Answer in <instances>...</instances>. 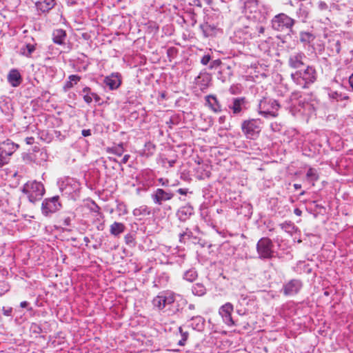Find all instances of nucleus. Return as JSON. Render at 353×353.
<instances>
[{
	"instance_id": "f257e3e1",
	"label": "nucleus",
	"mask_w": 353,
	"mask_h": 353,
	"mask_svg": "<svg viewBox=\"0 0 353 353\" xmlns=\"http://www.w3.org/2000/svg\"><path fill=\"white\" fill-rule=\"evenodd\" d=\"M187 303V300L182 296L170 290L160 292L152 300L154 308L168 312L169 315L181 313Z\"/></svg>"
},
{
	"instance_id": "f03ea898",
	"label": "nucleus",
	"mask_w": 353,
	"mask_h": 353,
	"mask_svg": "<svg viewBox=\"0 0 353 353\" xmlns=\"http://www.w3.org/2000/svg\"><path fill=\"white\" fill-rule=\"evenodd\" d=\"M264 30L265 28L262 24L250 21L248 25L243 28L236 30L230 39L234 43L245 44L259 37L261 34L264 32Z\"/></svg>"
},
{
	"instance_id": "7ed1b4c3",
	"label": "nucleus",
	"mask_w": 353,
	"mask_h": 353,
	"mask_svg": "<svg viewBox=\"0 0 353 353\" xmlns=\"http://www.w3.org/2000/svg\"><path fill=\"white\" fill-rule=\"evenodd\" d=\"M292 81L300 88H308L317 79V72L312 65L303 70H298L291 74Z\"/></svg>"
},
{
	"instance_id": "20e7f679",
	"label": "nucleus",
	"mask_w": 353,
	"mask_h": 353,
	"mask_svg": "<svg viewBox=\"0 0 353 353\" xmlns=\"http://www.w3.org/2000/svg\"><path fill=\"white\" fill-rule=\"evenodd\" d=\"M222 17L219 14L214 13L208 16L205 21L200 26L205 37H212L221 31V25Z\"/></svg>"
},
{
	"instance_id": "39448f33",
	"label": "nucleus",
	"mask_w": 353,
	"mask_h": 353,
	"mask_svg": "<svg viewBox=\"0 0 353 353\" xmlns=\"http://www.w3.org/2000/svg\"><path fill=\"white\" fill-rule=\"evenodd\" d=\"M22 192L27 195L31 203H35L41 199L45 193V188L41 182L28 181L23 186Z\"/></svg>"
},
{
	"instance_id": "423d86ee",
	"label": "nucleus",
	"mask_w": 353,
	"mask_h": 353,
	"mask_svg": "<svg viewBox=\"0 0 353 353\" xmlns=\"http://www.w3.org/2000/svg\"><path fill=\"white\" fill-rule=\"evenodd\" d=\"M317 7L325 19L329 21L333 16L346 12L351 8L349 5L345 3L335 4V3H332L329 6L322 1L318 2Z\"/></svg>"
},
{
	"instance_id": "0eeeda50",
	"label": "nucleus",
	"mask_w": 353,
	"mask_h": 353,
	"mask_svg": "<svg viewBox=\"0 0 353 353\" xmlns=\"http://www.w3.org/2000/svg\"><path fill=\"white\" fill-rule=\"evenodd\" d=\"M280 105L276 100L263 98L259 104V113L265 118L276 117Z\"/></svg>"
},
{
	"instance_id": "6e6552de",
	"label": "nucleus",
	"mask_w": 353,
	"mask_h": 353,
	"mask_svg": "<svg viewBox=\"0 0 353 353\" xmlns=\"http://www.w3.org/2000/svg\"><path fill=\"white\" fill-rule=\"evenodd\" d=\"M245 14L248 19L261 24L266 19L265 13L258 10V2L256 0H247L244 3Z\"/></svg>"
},
{
	"instance_id": "1a4fd4ad",
	"label": "nucleus",
	"mask_w": 353,
	"mask_h": 353,
	"mask_svg": "<svg viewBox=\"0 0 353 353\" xmlns=\"http://www.w3.org/2000/svg\"><path fill=\"white\" fill-rule=\"evenodd\" d=\"M248 108L249 102L244 97H234L228 105V113L231 117H241Z\"/></svg>"
},
{
	"instance_id": "9d476101",
	"label": "nucleus",
	"mask_w": 353,
	"mask_h": 353,
	"mask_svg": "<svg viewBox=\"0 0 353 353\" xmlns=\"http://www.w3.org/2000/svg\"><path fill=\"white\" fill-rule=\"evenodd\" d=\"M274 245L269 238H261L256 244V251L261 259H270L274 256Z\"/></svg>"
},
{
	"instance_id": "9b49d317",
	"label": "nucleus",
	"mask_w": 353,
	"mask_h": 353,
	"mask_svg": "<svg viewBox=\"0 0 353 353\" xmlns=\"http://www.w3.org/2000/svg\"><path fill=\"white\" fill-rule=\"evenodd\" d=\"M260 119L245 120L241 123V130L248 139H253L256 138L261 132Z\"/></svg>"
},
{
	"instance_id": "f8f14e48",
	"label": "nucleus",
	"mask_w": 353,
	"mask_h": 353,
	"mask_svg": "<svg viewBox=\"0 0 353 353\" xmlns=\"http://www.w3.org/2000/svg\"><path fill=\"white\" fill-rule=\"evenodd\" d=\"M18 148V145L10 139L0 143V166L8 163L9 157L11 156Z\"/></svg>"
},
{
	"instance_id": "ddd939ff",
	"label": "nucleus",
	"mask_w": 353,
	"mask_h": 353,
	"mask_svg": "<svg viewBox=\"0 0 353 353\" xmlns=\"http://www.w3.org/2000/svg\"><path fill=\"white\" fill-rule=\"evenodd\" d=\"M60 191L63 194L71 195L80 189V183L74 178L65 177L58 181Z\"/></svg>"
},
{
	"instance_id": "4468645a",
	"label": "nucleus",
	"mask_w": 353,
	"mask_h": 353,
	"mask_svg": "<svg viewBox=\"0 0 353 353\" xmlns=\"http://www.w3.org/2000/svg\"><path fill=\"white\" fill-rule=\"evenodd\" d=\"M294 23V19L281 13L273 18L272 20V26L277 31H283L285 29L291 28Z\"/></svg>"
},
{
	"instance_id": "2eb2a0df",
	"label": "nucleus",
	"mask_w": 353,
	"mask_h": 353,
	"mask_svg": "<svg viewBox=\"0 0 353 353\" xmlns=\"http://www.w3.org/2000/svg\"><path fill=\"white\" fill-rule=\"evenodd\" d=\"M303 288V282L300 279H293L283 285L282 292L285 296H292L297 294Z\"/></svg>"
},
{
	"instance_id": "dca6fc26",
	"label": "nucleus",
	"mask_w": 353,
	"mask_h": 353,
	"mask_svg": "<svg viewBox=\"0 0 353 353\" xmlns=\"http://www.w3.org/2000/svg\"><path fill=\"white\" fill-rule=\"evenodd\" d=\"M61 204L59 202V196H54L43 200L41 205L43 214L48 216L59 210Z\"/></svg>"
},
{
	"instance_id": "f3484780",
	"label": "nucleus",
	"mask_w": 353,
	"mask_h": 353,
	"mask_svg": "<svg viewBox=\"0 0 353 353\" xmlns=\"http://www.w3.org/2000/svg\"><path fill=\"white\" fill-rule=\"evenodd\" d=\"M174 195V193L171 191H165L163 189L157 188L151 194V199L155 204L161 205L163 202L171 200Z\"/></svg>"
},
{
	"instance_id": "a211bd4d",
	"label": "nucleus",
	"mask_w": 353,
	"mask_h": 353,
	"mask_svg": "<svg viewBox=\"0 0 353 353\" xmlns=\"http://www.w3.org/2000/svg\"><path fill=\"white\" fill-rule=\"evenodd\" d=\"M234 307L232 303H226L223 305L219 310V314L221 316L223 322L229 325H233L234 321L232 318V312H233Z\"/></svg>"
},
{
	"instance_id": "6ab92c4d",
	"label": "nucleus",
	"mask_w": 353,
	"mask_h": 353,
	"mask_svg": "<svg viewBox=\"0 0 353 353\" xmlns=\"http://www.w3.org/2000/svg\"><path fill=\"white\" fill-rule=\"evenodd\" d=\"M305 59L306 56L302 52L292 53L288 59V65L292 68H299L304 65V60Z\"/></svg>"
},
{
	"instance_id": "aec40b11",
	"label": "nucleus",
	"mask_w": 353,
	"mask_h": 353,
	"mask_svg": "<svg viewBox=\"0 0 353 353\" xmlns=\"http://www.w3.org/2000/svg\"><path fill=\"white\" fill-rule=\"evenodd\" d=\"M103 82L110 90H117L121 83V75L119 73H112L110 76L106 77Z\"/></svg>"
},
{
	"instance_id": "412c9836",
	"label": "nucleus",
	"mask_w": 353,
	"mask_h": 353,
	"mask_svg": "<svg viewBox=\"0 0 353 353\" xmlns=\"http://www.w3.org/2000/svg\"><path fill=\"white\" fill-rule=\"evenodd\" d=\"M179 241L183 243H191L197 244L199 242V239L194 234L191 230L185 228V231L179 234Z\"/></svg>"
},
{
	"instance_id": "4be33fe9",
	"label": "nucleus",
	"mask_w": 353,
	"mask_h": 353,
	"mask_svg": "<svg viewBox=\"0 0 353 353\" xmlns=\"http://www.w3.org/2000/svg\"><path fill=\"white\" fill-rule=\"evenodd\" d=\"M139 183L141 184L145 190L152 186L154 184L152 172L151 170L143 171L139 177Z\"/></svg>"
},
{
	"instance_id": "5701e85b",
	"label": "nucleus",
	"mask_w": 353,
	"mask_h": 353,
	"mask_svg": "<svg viewBox=\"0 0 353 353\" xmlns=\"http://www.w3.org/2000/svg\"><path fill=\"white\" fill-rule=\"evenodd\" d=\"M194 214V209L191 205H186L181 207L177 211L176 215L181 221H185L192 214Z\"/></svg>"
},
{
	"instance_id": "b1692460",
	"label": "nucleus",
	"mask_w": 353,
	"mask_h": 353,
	"mask_svg": "<svg viewBox=\"0 0 353 353\" xmlns=\"http://www.w3.org/2000/svg\"><path fill=\"white\" fill-rule=\"evenodd\" d=\"M8 81L12 87L19 86L22 81V77L17 69H12L8 74Z\"/></svg>"
},
{
	"instance_id": "393cba45",
	"label": "nucleus",
	"mask_w": 353,
	"mask_h": 353,
	"mask_svg": "<svg viewBox=\"0 0 353 353\" xmlns=\"http://www.w3.org/2000/svg\"><path fill=\"white\" fill-rule=\"evenodd\" d=\"M81 95L83 96V100L88 104L90 103L94 99L97 103H99L101 100L99 96L91 91L89 87H85L81 91Z\"/></svg>"
},
{
	"instance_id": "a878e982",
	"label": "nucleus",
	"mask_w": 353,
	"mask_h": 353,
	"mask_svg": "<svg viewBox=\"0 0 353 353\" xmlns=\"http://www.w3.org/2000/svg\"><path fill=\"white\" fill-rule=\"evenodd\" d=\"M205 101L208 107L214 112H221V105L219 103L217 98L214 95H208L205 97Z\"/></svg>"
},
{
	"instance_id": "bb28decb",
	"label": "nucleus",
	"mask_w": 353,
	"mask_h": 353,
	"mask_svg": "<svg viewBox=\"0 0 353 353\" xmlns=\"http://www.w3.org/2000/svg\"><path fill=\"white\" fill-rule=\"evenodd\" d=\"M52 41L54 43L58 45L65 44V41L67 37L66 32L63 29H55L52 32Z\"/></svg>"
},
{
	"instance_id": "cd10ccee",
	"label": "nucleus",
	"mask_w": 353,
	"mask_h": 353,
	"mask_svg": "<svg viewBox=\"0 0 353 353\" xmlns=\"http://www.w3.org/2000/svg\"><path fill=\"white\" fill-rule=\"evenodd\" d=\"M36 46L37 43L32 39V43H26L20 48L19 53L26 57H31L32 54L36 50Z\"/></svg>"
},
{
	"instance_id": "c85d7f7f",
	"label": "nucleus",
	"mask_w": 353,
	"mask_h": 353,
	"mask_svg": "<svg viewBox=\"0 0 353 353\" xmlns=\"http://www.w3.org/2000/svg\"><path fill=\"white\" fill-rule=\"evenodd\" d=\"M55 5L54 0H43L36 3L37 8L42 12L51 10Z\"/></svg>"
},
{
	"instance_id": "c756f323",
	"label": "nucleus",
	"mask_w": 353,
	"mask_h": 353,
	"mask_svg": "<svg viewBox=\"0 0 353 353\" xmlns=\"http://www.w3.org/2000/svg\"><path fill=\"white\" fill-rule=\"evenodd\" d=\"M190 325L194 330L201 331L204 326V319L201 316H192L190 319Z\"/></svg>"
},
{
	"instance_id": "7c9ffc66",
	"label": "nucleus",
	"mask_w": 353,
	"mask_h": 353,
	"mask_svg": "<svg viewBox=\"0 0 353 353\" xmlns=\"http://www.w3.org/2000/svg\"><path fill=\"white\" fill-rule=\"evenodd\" d=\"M125 227L123 223L120 222H114L110 228V232L112 235L117 236L124 232Z\"/></svg>"
},
{
	"instance_id": "2f4dec72",
	"label": "nucleus",
	"mask_w": 353,
	"mask_h": 353,
	"mask_svg": "<svg viewBox=\"0 0 353 353\" xmlns=\"http://www.w3.org/2000/svg\"><path fill=\"white\" fill-rule=\"evenodd\" d=\"M328 48L332 53L339 54L341 49V41L335 39H330L329 41Z\"/></svg>"
},
{
	"instance_id": "473e14b6",
	"label": "nucleus",
	"mask_w": 353,
	"mask_h": 353,
	"mask_svg": "<svg viewBox=\"0 0 353 353\" xmlns=\"http://www.w3.org/2000/svg\"><path fill=\"white\" fill-rule=\"evenodd\" d=\"M329 97L331 99L336 100V101H347L349 99L347 94L338 91H330L329 92Z\"/></svg>"
},
{
	"instance_id": "72a5a7b5",
	"label": "nucleus",
	"mask_w": 353,
	"mask_h": 353,
	"mask_svg": "<svg viewBox=\"0 0 353 353\" xmlns=\"http://www.w3.org/2000/svg\"><path fill=\"white\" fill-rule=\"evenodd\" d=\"M198 276L196 271L192 268L185 271L183 274V279L189 282H193Z\"/></svg>"
},
{
	"instance_id": "f704fd0d",
	"label": "nucleus",
	"mask_w": 353,
	"mask_h": 353,
	"mask_svg": "<svg viewBox=\"0 0 353 353\" xmlns=\"http://www.w3.org/2000/svg\"><path fill=\"white\" fill-rule=\"evenodd\" d=\"M280 227L285 232L290 234H292L296 230V228L295 227L294 224L291 221L283 223L280 224Z\"/></svg>"
},
{
	"instance_id": "c9c22d12",
	"label": "nucleus",
	"mask_w": 353,
	"mask_h": 353,
	"mask_svg": "<svg viewBox=\"0 0 353 353\" xmlns=\"http://www.w3.org/2000/svg\"><path fill=\"white\" fill-rule=\"evenodd\" d=\"M307 180L310 182H315L319 179V174L316 169L310 168L306 173Z\"/></svg>"
},
{
	"instance_id": "e433bc0d",
	"label": "nucleus",
	"mask_w": 353,
	"mask_h": 353,
	"mask_svg": "<svg viewBox=\"0 0 353 353\" xmlns=\"http://www.w3.org/2000/svg\"><path fill=\"white\" fill-rule=\"evenodd\" d=\"M299 106L300 107L299 111L302 114H308L312 109V106L310 103L302 100H299Z\"/></svg>"
},
{
	"instance_id": "4c0bfd02",
	"label": "nucleus",
	"mask_w": 353,
	"mask_h": 353,
	"mask_svg": "<svg viewBox=\"0 0 353 353\" xmlns=\"http://www.w3.org/2000/svg\"><path fill=\"white\" fill-rule=\"evenodd\" d=\"M192 292L196 296H203L205 294V288L201 283H196L192 286Z\"/></svg>"
},
{
	"instance_id": "58836bf2",
	"label": "nucleus",
	"mask_w": 353,
	"mask_h": 353,
	"mask_svg": "<svg viewBox=\"0 0 353 353\" xmlns=\"http://www.w3.org/2000/svg\"><path fill=\"white\" fill-rule=\"evenodd\" d=\"M314 39V36L307 32H302L300 33V41L302 43H309Z\"/></svg>"
},
{
	"instance_id": "ea45409f",
	"label": "nucleus",
	"mask_w": 353,
	"mask_h": 353,
	"mask_svg": "<svg viewBox=\"0 0 353 353\" xmlns=\"http://www.w3.org/2000/svg\"><path fill=\"white\" fill-rule=\"evenodd\" d=\"M108 152L113 153L117 156H121L124 152V148L122 144L114 145L108 150Z\"/></svg>"
},
{
	"instance_id": "a19ab883",
	"label": "nucleus",
	"mask_w": 353,
	"mask_h": 353,
	"mask_svg": "<svg viewBox=\"0 0 353 353\" xmlns=\"http://www.w3.org/2000/svg\"><path fill=\"white\" fill-rule=\"evenodd\" d=\"M149 214L150 211L146 206H141L139 208H137L134 210V214L135 216L140 215L141 214Z\"/></svg>"
},
{
	"instance_id": "79ce46f5",
	"label": "nucleus",
	"mask_w": 353,
	"mask_h": 353,
	"mask_svg": "<svg viewBox=\"0 0 353 353\" xmlns=\"http://www.w3.org/2000/svg\"><path fill=\"white\" fill-rule=\"evenodd\" d=\"M124 239H125V242L127 245H134L135 239L132 234H131V233L127 234L125 236Z\"/></svg>"
},
{
	"instance_id": "37998d69",
	"label": "nucleus",
	"mask_w": 353,
	"mask_h": 353,
	"mask_svg": "<svg viewBox=\"0 0 353 353\" xmlns=\"http://www.w3.org/2000/svg\"><path fill=\"white\" fill-rule=\"evenodd\" d=\"M201 78H203V81H205L204 85H207L208 83V82L210 81V77L209 74H203V75H199L197 77V82L198 83L200 82V79Z\"/></svg>"
},
{
	"instance_id": "c03bdc74",
	"label": "nucleus",
	"mask_w": 353,
	"mask_h": 353,
	"mask_svg": "<svg viewBox=\"0 0 353 353\" xmlns=\"http://www.w3.org/2000/svg\"><path fill=\"white\" fill-rule=\"evenodd\" d=\"M68 79L69 81H71V82H72L74 85L77 84L80 81L81 77L78 75L72 74L69 76Z\"/></svg>"
},
{
	"instance_id": "a18cd8bd",
	"label": "nucleus",
	"mask_w": 353,
	"mask_h": 353,
	"mask_svg": "<svg viewBox=\"0 0 353 353\" xmlns=\"http://www.w3.org/2000/svg\"><path fill=\"white\" fill-rule=\"evenodd\" d=\"M3 314L6 316H11L12 313V308L11 307H3Z\"/></svg>"
},
{
	"instance_id": "49530a36",
	"label": "nucleus",
	"mask_w": 353,
	"mask_h": 353,
	"mask_svg": "<svg viewBox=\"0 0 353 353\" xmlns=\"http://www.w3.org/2000/svg\"><path fill=\"white\" fill-rule=\"evenodd\" d=\"M210 56L209 54H205L201 59V63L203 65H206L210 61Z\"/></svg>"
},
{
	"instance_id": "de8ad7c7",
	"label": "nucleus",
	"mask_w": 353,
	"mask_h": 353,
	"mask_svg": "<svg viewBox=\"0 0 353 353\" xmlns=\"http://www.w3.org/2000/svg\"><path fill=\"white\" fill-rule=\"evenodd\" d=\"M158 182H159V185L164 186V187H167L169 185V180L165 178L158 179Z\"/></svg>"
},
{
	"instance_id": "09e8293b",
	"label": "nucleus",
	"mask_w": 353,
	"mask_h": 353,
	"mask_svg": "<svg viewBox=\"0 0 353 353\" xmlns=\"http://www.w3.org/2000/svg\"><path fill=\"white\" fill-rule=\"evenodd\" d=\"M63 225L68 227L71 225L72 219L70 216L64 217L62 220Z\"/></svg>"
},
{
	"instance_id": "8fccbe9b",
	"label": "nucleus",
	"mask_w": 353,
	"mask_h": 353,
	"mask_svg": "<svg viewBox=\"0 0 353 353\" xmlns=\"http://www.w3.org/2000/svg\"><path fill=\"white\" fill-rule=\"evenodd\" d=\"M31 330H33L34 332L39 334L41 332V328L37 323H32L31 325Z\"/></svg>"
},
{
	"instance_id": "3c124183",
	"label": "nucleus",
	"mask_w": 353,
	"mask_h": 353,
	"mask_svg": "<svg viewBox=\"0 0 353 353\" xmlns=\"http://www.w3.org/2000/svg\"><path fill=\"white\" fill-rule=\"evenodd\" d=\"M190 4L193 6L201 8L202 6V0H192Z\"/></svg>"
},
{
	"instance_id": "603ef678",
	"label": "nucleus",
	"mask_w": 353,
	"mask_h": 353,
	"mask_svg": "<svg viewBox=\"0 0 353 353\" xmlns=\"http://www.w3.org/2000/svg\"><path fill=\"white\" fill-rule=\"evenodd\" d=\"M162 161L163 163H168L170 168L173 167L176 163V160L174 159L168 160L167 159H163Z\"/></svg>"
},
{
	"instance_id": "864d4df0",
	"label": "nucleus",
	"mask_w": 353,
	"mask_h": 353,
	"mask_svg": "<svg viewBox=\"0 0 353 353\" xmlns=\"http://www.w3.org/2000/svg\"><path fill=\"white\" fill-rule=\"evenodd\" d=\"M179 332L182 336V339L187 340L188 338V332H184L181 327H179Z\"/></svg>"
},
{
	"instance_id": "5fc2aeb1",
	"label": "nucleus",
	"mask_w": 353,
	"mask_h": 353,
	"mask_svg": "<svg viewBox=\"0 0 353 353\" xmlns=\"http://www.w3.org/2000/svg\"><path fill=\"white\" fill-rule=\"evenodd\" d=\"M30 303L28 302V301H22L20 303V307H22V308H28V310H32V308L30 307H28Z\"/></svg>"
},
{
	"instance_id": "6e6d98bb",
	"label": "nucleus",
	"mask_w": 353,
	"mask_h": 353,
	"mask_svg": "<svg viewBox=\"0 0 353 353\" xmlns=\"http://www.w3.org/2000/svg\"><path fill=\"white\" fill-rule=\"evenodd\" d=\"M26 142L28 145H32L34 143V138L32 137H26Z\"/></svg>"
},
{
	"instance_id": "4d7b16f0",
	"label": "nucleus",
	"mask_w": 353,
	"mask_h": 353,
	"mask_svg": "<svg viewBox=\"0 0 353 353\" xmlns=\"http://www.w3.org/2000/svg\"><path fill=\"white\" fill-rule=\"evenodd\" d=\"M81 134L83 136V137H88V136H90L91 135V130L88 129V130H83L81 131Z\"/></svg>"
},
{
	"instance_id": "13d9d810",
	"label": "nucleus",
	"mask_w": 353,
	"mask_h": 353,
	"mask_svg": "<svg viewBox=\"0 0 353 353\" xmlns=\"http://www.w3.org/2000/svg\"><path fill=\"white\" fill-rule=\"evenodd\" d=\"M73 85H73V83H72V82H71V81H67V82L65 83V85H64V88H65V90H68V89H70V88H72V87H73Z\"/></svg>"
},
{
	"instance_id": "bf43d9fd",
	"label": "nucleus",
	"mask_w": 353,
	"mask_h": 353,
	"mask_svg": "<svg viewBox=\"0 0 353 353\" xmlns=\"http://www.w3.org/2000/svg\"><path fill=\"white\" fill-rule=\"evenodd\" d=\"M129 158H130V155L125 154L121 159V163H122V164L126 163L128 161Z\"/></svg>"
},
{
	"instance_id": "052dcab7",
	"label": "nucleus",
	"mask_w": 353,
	"mask_h": 353,
	"mask_svg": "<svg viewBox=\"0 0 353 353\" xmlns=\"http://www.w3.org/2000/svg\"><path fill=\"white\" fill-rule=\"evenodd\" d=\"M177 192L179 193L181 195H185L188 192V190L185 188H179L177 190Z\"/></svg>"
},
{
	"instance_id": "680f3d73",
	"label": "nucleus",
	"mask_w": 353,
	"mask_h": 353,
	"mask_svg": "<svg viewBox=\"0 0 353 353\" xmlns=\"http://www.w3.org/2000/svg\"><path fill=\"white\" fill-rule=\"evenodd\" d=\"M349 83L353 90V73L349 77Z\"/></svg>"
},
{
	"instance_id": "e2e57ef3",
	"label": "nucleus",
	"mask_w": 353,
	"mask_h": 353,
	"mask_svg": "<svg viewBox=\"0 0 353 353\" xmlns=\"http://www.w3.org/2000/svg\"><path fill=\"white\" fill-rule=\"evenodd\" d=\"M334 3H335V4L345 3V4L349 5L348 3H345L346 0H334ZM349 6L350 7V5H349Z\"/></svg>"
},
{
	"instance_id": "0e129e2a",
	"label": "nucleus",
	"mask_w": 353,
	"mask_h": 353,
	"mask_svg": "<svg viewBox=\"0 0 353 353\" xmlns=\"http://www.w3.org/2000/svg\"><path fill=\"white\" fill-rule=\"evenodd\" d=\"M294 213L297 216H301L302 214V211L299 208H295L294 210Z\"/></svg>"
},
{
	"instance_id": "69168bd1",
	"label": "nucleus",
	"mask_w": 353,
	"mask_h": 353,
	"mask_svg": "<svg viewBox=\"0 0 353 353\" xmlns=\"http://www.w3.org/2000/svg\"><path fill=\"white\" fill-rule=\"evenodd\" d=\"M187 341V340H185V339H181L179 341V345H185V341Z\"/></svg>"
},
{
	"instance_id": "338daca9",
	"label": "nucleus",
	"mask_w": 353,
	"mask_h": 353,
	"mask_svg": "<svg viewBox=\"0 0 353 353\" xmlns=\"http://www.w3.org/2000/svg\"><path fill=\"white\" fill-rule=\"evenodd\" d=\"M188 309L190 310H194L195 309V305L192 304V303L189 304Z\"/></svg>"
},
{
	"instance_id": "774afa93",
	"label": "nucleus",
	"mask_w": 353,
	"mask_h": 353,
	"mask_svg": "<svg viewBox=\"0 0 353 353\" xmlns=\"http://www.w3.org/2000/svg\"><path fill=\"white\" fill-rule=\"evenodd\" d=\"M294 188L296 189V190H299L301 188V184H298V183H294Z\"/></svg>"
}]
</instances>
